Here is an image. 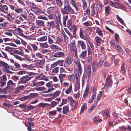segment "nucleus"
I'll list each match as a JSON object with an SVG mask.
<instances>
[{
	"instance_id": "obj_27",
	"label": "nucleus",
	"mask_w": 131,
	"mask_h": 131,
	"mask_svg": "<svg viewBox=\"0 0 131 131\" xmlns=\"http://www.w3.org/2000/svg\"><path fill=\"white\" fill-rule=\"evenodd\" d=\"M68 18V15H64L63 16V24L64 26H66V21Z\"/></svg>"
},
{
	"instance_id": "obj_37",
	"label": "nucleus",
	"mask_w": 131,
	"mask_h": 131,
	"mask_svg": "<svg viewBox=\"0 0 131 131\" xmlns=\"http://www.w3.org/2000/svg\"><path fill=\"white\" fill-rule=\"evenodd\" d=\"M87 108V104L86 103H84L82 106L81 108V109L80 112V113H83L85 110Z\"/></svg>"
},
{
	"instance_id": "obj_61",
	"label": "nucleus",
	"mask_w": 131,
	"mask_h": 131,
	"mask_svg": "<svg viewBox=\"0 0 131 131\" xmlns=\"http://www.w3.org/2000/svg\"><path fill=\"white\" fill-rule=\"evenodd\" d=\"M38 19H42L47 20L48 19L45 16H43L42 15H40L37 17Z\"/></svg>"
},
{
	"instance_id": "obj_7",
	"label": "nucleus",
	"mask_w": 131,
	"mask_h": 131,
	"mask_svg": "<svg viewBox=\"0 0 131 131\" xmlns=\"http://www.w3.org/2000/svg\"><path fill=\"white\" fill-rule=\"evenodd\" d=\"M67 27L71 31L74 28L77 27L74 25L72 23V22L70 20H68L67 21Z\"/></svg>"
},
{
	"instance_id": "obj_23",
	"label": "nucleus",
	"mask_w": 131,
	"mask_h": 131,
	"mask_svg": "<svg viewBox=\"0 0 131 131\" xmlns=\"http://www.w3.org/2000/svg\"><path fill=\"white\" fill-rule=\"evenodd\" d=\"M76 1V0H70V3L75 8L77 11H78L79 9L78 7L75 3Z\"/></svg>"
},
{
	"instance_id": "obj_44",
	"label": "nucleus",
	"mask_w": 131,
	"mask_h": 131,
	"mask_svg": "<svg viewBox=\"0 0 131 131\" xmlns=\"http://www.w3.org/2000/svg\"><path fill=\"white\" fill-rule=\"evenodd\" d=\"M59 67H58L54 68L52 71V73L54 74L57 73L59 72Z\"/></svg>"
},
{
	"instance_id": "obj_53",
	"label": "nucleus",
	"mask_w": 131,
	"mask_h": 131,
	"mask_svg": "<svg viewBox=\"0 0 131 131\" xmlns=\"http://www.w3.org/2000/svg\"><path fill=\"white\" fill-rule=\"evenodd\" d=\"M64 30L66 33H67L70 36L71 39H72L73 38V36L71 33L67 29H65Z\"/></svg>"
},
{
	"instance_id": "obj_3",
	"label": "nucleus",
	"mask_w": 131,
	"mask_h": 131,
	"mask_svg": "<svg viewBox=\"0 0 131 131\" xmlns=\"http://www.w3.org/2000/svg\"><path fill=\"white\" fill-rule=\"evenodd\" d=\"M102 6L100 4H97L96 3L93 4L91 6V8H92V16H93L94 14L96 8L99 11H100L102 9Z\"/></svg>"
},
{
	"instance_id": "obj_47",
	"label": "nucleus",
	"mask_w": 131,
	"mask_h": 131,
	"mask_svg": "<svg viewBox=\"0 0 131 131\" xmlns=\"http://www.w3.org/2000/svg\"><path fill=\"white\" fill-rule=\"evenodd\" d=\"M38 94L37 93H31L29 95V99H31L35 98L37 96Z\"/></svg>"
},
{
	"instance_id": "obj_59",
	"label": "nucleus",
	"mask_w": 131,
	"mask_h": 131,
	"mask_svg": "<svg viewBox=\"0 0 131 131\" xmlns=\"http://www.w3.org/2000/svg\"><path fill=\"white\" fill-rule=\"evenodd\" d=\"M64 41L66 43H68L69 42L70 39L69 37L67 36L64 37Z\"/></svg>"
},
{
	"instance_id": "obj_45",
	"label": "nucleus",
	"mask_w": 131,
	"mask_h": 131,
	"mask_svg": "<svg viewBox=\"0 0 131 131\" xmlns=\"http://www.w3.org/2000/svg\"><path fill=\"white\" fill-rule=\"evenodd\" d=\"M7 19L8 21L11 22L13 20V18L11 14L9 13L7 15Z\"/></svg>"
},
{
	"instance_id": "obj_26",
	"label": "nucleus",
	"mask_w": 131,
	"mask_h": 131,
	"mask_svg": "<svg viewBox=\"0 0 131 131\" xmlns=\"http://www.w3.org/2000/svg\"><path fill=\"white\" fill-rule=\"evenodd\" d=\"M7 66H8V64L7 63L3 61H0V67H3L5 69Z\"/></svg>"
},
{
	"instance_id": "obj_6",
	"label": "nucleus",
	"mask_w": 131,
	"mask_h": 131,
	"mask_svg": "<svg viewBox=\"0 0 131 131\" xmlns=\"http://www.w3.org/2000/svg\"><path fill=\"white\" fill-rule=\"evenodd\" d=\"M72 61V58L71 56L68 57L65 59L64 67H67L69 66L71 63Z\"/></svg>"
},
{
	"instance_id": "obj_19",
	"label": "nucleus",
	"mask_w": 131,
	"mask_h": 131,
	"mask_svg": "<svg viewBox=\"0 0 131 131\" xmlns=\"http://www.w3.org/2000/svg\"><path fill=\"white\" fill-rule=\"evenodd\" d=\"M8 10V7L6 5H3L2 9L1 11L5 13H7Z\"/></svg>"
},
{
	"instance_id": "obj_54",
	"label": "nucleus",
	"mask_w": 131,
	"mask_h": 131,
	"mask_svg": "<svg viewBox=\"0 0 131 131\" xmlns=\"http://www.w3.org/2000/svg\"><path fill=\"white\" fill-rule=\"evenodd\" d=\"M86 72L89 78L90 76V65H88L86 69Z\"/></svg>"
},
{
	"instance_id": "obj_32",
	"label": "nucleus",
	"mask_w": 131,
	"mask_h": 131,
	"mask_svg": "<svg viewBox=\"0 0 131 131\" xmlns=\"http://www.w3.org/2000/svg\"><path fill=\"white\" fill-rule=\"evenodd\" d=\"M64 60H59L56 61L57 65H59L60 66H64V64H63V62H64Z\"/></svg>"
},
{
	"instance_id": "obj_39",
	"label": "nucleus",
	"mask_w": 131,
	"mask_h": 131,
	"mask_svg": "<svg viewBox=\"0 0 131 131\" xmlns=\"http://www.w3.org/2000/svg\"><path fill=\"white\" fill-rule=\"evenodd\" d=\"M51 37L53 40L54 43H57L59 41V39L58 37L56 36H52Z\"/></svg>"
},
{
	"instance_id": "obj_10",
	"label": "nucleus",
	"mask_w": 131,
	"mask_h": 131,
	"mask_svg": "<svg viewBox=\"0 0 131 131\" xmlns=\"http://www.w3.org/2000/svg\"><path fill=\"white\" fill-rule=\"evenodd\" d=\"M36 24L37 26L41 27L45 25V22L42 20H37L36 21Z\"/></svg>"
},
{
	"instance_id": "obj_60",
	"label": "nucleus",
	"mask_w": 131,
	"mask_h": 131,
	"mask_svg": "<svg viewBox=\"0 0 131 131\" xmlns=\"http://www.w3.org/2000/svg\"><path fill=\"white\" fill-rule=\"evenodd\" d=\"M125 64L123 63L122 64L121 67V70L123 73H125L126 72L125 67Z\"/></svg>"
},
{
	"instance_id": "obj_21",
	"label": "nucleus",
	"mask_w": 131,
	"mask_h": 131,
	"mask_svg": "<svg viewBox=\"0 0 131 131\" xmlns=\"http://www.w3.org/2000/svg\"><path fill=\"white\" fill-rule=\"evenodd\" d=\"M114 48L116 50H118V52L122 53L123 52L122 49L121 48L120 46L119 45H116L115 46Z\"/></svg>"
},
{
	"instance_id": "obj_14",
	"label": "nucleus",
	"mask_w": 131,
	"mask_h": 131,
	"mask_svg": "<svg viewBox=\"0 0 131 131\" xmlns=\"http://www.w3.org/2000/svg\"><path fill=\"white\" fill-rule=\"evenodd\" d=\"M91 91L92 93V96H91V99L92 101L94 100V97L96 96L95 93V88L94 86H92L91 88Z\"/></svg>"
},
{
	"instance_id": "obj_25",
	"label": "nucleus",
	"mask_w": 131,
	"mask_h": 131,
	"mask_svg": "<svg viewBox=\"0 0 131 131\" xmlns=\"http://www.w3.org/2000/svg\"><path fill=\"white\" fill-rule=\"evenodd\" d=\"M61 93V91H56L53 94H52L50 95V96H52V97L53 99H54L56 96H58Z\"/></svg>"
},
{
	"instance_id": "obj_28",
	"label": "nucleus",
	"mask_w": 131,
	"mask_h": 131,
	"mask_svg": "<svg viewBox=\"0 0 131 131\" xmlns=\"http://www.w3.org/2000/svg\"><path fill=\"white\" fill-rule=\"evenodd\" d=\"M78 43L81 46L82 48L84 50L85 49V45L84 42L83 41L81 40L78 41Z\"/></svg>"
},
{
	"instance_id": "obj_58",
	"label": "nucleus",
	"mask_w": 131,
	"mask_h": 131,
	"mask_svg": "<svg viewBox=\"0 0 131 131\" xmlns=\"http://www.w3.org/2000/svg\"><path fill=\"white\" fill-rule=\"evenodd\" d=\"M13 55L16 58L19 60L20 61H23L25 60V59L23 58H22L19 56L17 55V54Z\"/></svg>"
},
{
	"instance_id": "obj_41",
	"label": "nucleus",
	"mask_w": 131,
	"mask_h": 131,
	"mask_svg": "<svg viewBox=\"0 0 131 131\" xmlns=\"http://www.w3.org/2000/svg\"><path fill=\"white\" fill-rule=\"evenodd\" d=\"M55 9V7H48L47 9V12L50 13L54 11Z\"/></svg>"
},
{
	"instance_id": "obj_29",
	"label": "nucleus",
	"mask_w": 131,
	"mask_h": 131,
	"mask_svg": "<svg viewBox=\"0 0 131 131\" xmlns=\"http://www.w3.org/2000/svg\"><path fill=\"white\" fill-rule=\"evenodd\" d=\"M86 50L82 51L79 56V58L81 59L84 58L86 56Z\"/></svg>"
},
{
	"instance_id": "obj_16",
	"label": "nucleus",
	"mask_w": 131,
	"mask_h": 131,
	"mask_svg": "<svg viewBox=\"0 0 131 131\" xmlns=\"http://www.w3.org/2000/svg\"><path fill=\"white\" fill-rule=\"evenodd\" d=\"M47 27L50 29L53 28L55 26L54 23V21H51L50 22L48 21L47 23Z\"/></svg>"
},
{
	"instance_id": "obj_42",
	"label": "nucleus",
	"mask_w": 131,
	"mask_h": 131,
	"mask_svg": "<svg viewBox=\"0 0 131 131\" xmlns=\"http://www.w3.org/2000/svg\"><path fill=\"white\" fill-rule=\"evenodd\" d=\"M95 39L97 45L98 46H100L101 43V40L100 38L99 37L97 36L95 37Z\"/></svg>"
},
{
	"instance_id": "obj_43",
	"label": "nucleus",
	"mask_w": 131,
	"mask_h": 131,
	"mask_svg": "<svg viewBox=\"0 0 131 131\" xmlns=\"http://www.w3.org/2000/svg\"><path fill=\"white\" fill-rule=\"evenodd\" d=\"M110 7L109 6L105 7V15L106 16H108L109 14V12L110 10L109 9Z\"/></svg>"
},
{
	"instance_id": "obj_30",
	"label": "nucleus",
	"mask_w": 131,
	"mask_h": 131,
	"mask_svg": "<svg viewBox=\"0 0 131 131\" xmlns=\"http://www.w3.org/2000/svg\"><path fill=\"white\" fill-rule=\"evenodd\" d=\"M47 40V37L46 36H43L37 39V40L39 41H46Z\"/></svg>"
},
{
	"instance_id": "obj_5",
	"label": "nucleus",
	"mask_w": 131,
	"mask_h": 131,
	"mask_svg": "<svg viewBox=\"0 0 131 131\" xmlns=\"http://www.w3.org/2000/svg\"><path fill=\"white\" fill-rule=\"evenodd\" d=\"M112 85L111 78L110 76H108L106 79V83L105 85L106 89L107 90L111 88Z\"/></svg>"
},
{
	"instance_id": "obj_51",
	"label": "nucleus",
	"mask_w": 131,
	"mask_h": 131,
	"mask_svg": "<svg viewBox=\"0 0 131 131\" xmlns=\"http://www.w3.org/2000/svg\"><path fill=\"white\" fill-rule=\"evenodd\" d=\"M15 84V83H14L12 80H9L7 83V86H9L10 85H13Z\"/></svg>"
},
{
	"instance_id": "obj_49",
	"label": "nucleus",
	"mask_w": 131,
	"mask_h": 131,
	"mask_svg": "<svg viewBox=\"0 0 131 131\" xmlns=\"http://www.w3.org/2000/svg\"><path fill=\"white\" fill-rule=\"evenodd\" d=\"M29 18L32 20L34 21L35 20V16L34 15L31 13H30L29 14Z\"/></svg>"
},
{
	"instance_id": "obj_13",
	"label": "nucleus",
	"mask_w": 131,
	"mask_h": 131,
	"mask_svg": "<svg viewBox=\"0 0 131 131\" xmlns=\"http://www.w3.org/2000/svg\"><path fill=\"white\" fill-rule=\"evenodd\" d=\"M67 77V75L66 74L60 73L58 75L59 78L60 80V82L61 84L63 82V79L66 78Z\"/></svg>"
},
{
	"instance_id": "obj_9",
	"label": "nucleus",
	"mask_w": 131,
	"mask_h": 131,
	"mask_svg": "<svg viewBox=\"0 0 131 131\" xmlns=\"http://www.w3.org/2000/svg\"><path fill=\"white\" fill-rule=\"evenodd\" d=\"M31 10L37 15H39L40 14H42L43 13L40 9L37 7H33L32 9Z\"/></svg>"
},
{
	"instance_id": "obj_46",
	"label": "nucleus",
	"mask_w": 131,
	"mask_h": 131,
	"mask_svg": "<svg viewBox=\"0 0 131 131\" xmlns=\"http://www.w3.org/2000/svg\"><path fill=\"white\" fill-rule=\"evenodd\" d=\"M55 21L57 24V26L59 27L60 26H62L61 19H56Z\"/></svg>"
},
{
	"instance_id": "obj_56",
	"label": "nucleus",
	"mask_w": 131,
	"mask_h": 131,
	"mask_svg": "<svg viewBox=\"0 0 131 131\" xmlns=\"http://www.w3.org/2000/svg\"><path fill=\"white\" fill-rule=\"evenodd\" d=\"M78 69L79 72L80 73L81 75L82 72V68L81 64H80L78 65Z\"/></svg>"
},
{
	"instance_id": "obj_2",
	"label": "nucleus",
	"mask_w": 131,
	"mask_h": 131,
	"mask_svg": "<svg viewBox=\"0 0 131 131\" xmlns=\"http://www.w3.org/2000/svg\"><path fill=\"white\" fill-rule=\"evenodd\" d=\"M26 52L29 53L30 51L32 52V50L35 51L38 49V46L35 43H29L27 46V49H24Z\"/></svg>"
},
{
	"instance_id": "obj_20",
	"label": "nucleus",
	"mask_w": 131,
	"mask_h": 131,
	"mask_svg": "<svg viewBox=\"0 0 131 131\" xmlns=\"http://www.w3.org/2000/svg\"><path fill=\"white\" fill-rule=\"evenodd\" d=\"M12 33H13V30L12 29L7 30L5 32V34L10 36H12Z\"/></svg>"
},
{
	"instance_id": "obj_31",
	"label": "nucleus",
	"mask_w": 131,
	"mask_h": 131,
	"mask_svg": "<svg viewBox=\"0 0 131 131\" xmlns=\"http://www.w3.org/2000/svg\"><path fill=\"white\" fill-rule=\"evenodd\" d=\"M57 111L55 110L54 111H49L47 114L49 116H55L56 114Z\"/></svg>"
},
{
	"instance_id": "obj_52",
	"label": "nucleus",
	"mask_w": 131,
	"mask_h": 131,
	"mask_svg": "<svg viewBox=\"0 0 131 131\" xmlns=\"http://www.w3.org/2000/svg\"><path fill=\"white\" fill-rule=\"evenodd\" d=\"M116 18L123 25H124L125 23H124L123 20L118 15L117 16Z\"/></svg>"
},
{
	"instance_id": "obj_33",
	"label": "nucleus",
	"mask_w": 131,
	"mask_h": 131,
	"mask_svg": "<svg viewBox=\"0 0 131 131\" xmlns=\"http://www.w3.org/2000/svg\"><path fill=\"white\" fill-rule=\"evenodd\" d=\"M72 90V85L70 84L69 88L66 90L65 92L66 94H68L70 93Z\"/></svg>"
},
{
	"instance_id": "obj_36",
	"label": "nucleus",
	"mask_w": 131,
	"mask_h": 131,
	"mask_svg": "<svg viewBox=\"0 0 131 131\" xmlns=\"http://www.w3.org/2000/svg\"><path fill=\"white\" fill-rule=\"evenodd\" d=\"M48 105L47 103L41 102L39 103L38 104V106L39 107L44 108Z\"/></svg>"
},
{
	"instance_id": "obj_18",
	"label": "nucleus",
	"mask_w": 131,
	"mask_h": 131,
	"mask_svg": "<svg viewBox=\"0 0 131 131\" xmlns=\"http://www.w3.org/2000/svg\"><path fill=\"white\" fill-rule=\"evenodd\" d=\"M92 66L93 71L94 72L98 67L97 62L96 61H93L92 63Z\"/></svg>"
},
{
	"instance_id": "obj_8",
	"label": "nucleus",
	"mask_w": 131,
	"mask_h": 131,
	"mask_svg": "<svg viewBox=\"0 0 131 131\" xmlns=\"http://www.w3.org/2000/svg\"><path fill=\"white\" fill-rule=\"evenodd\" d=\"M70 48L71 53L73 55H74L75 57H77V51L76 45H73Z\"/></svg>"
},
{
	"instance_id": "obj_62",
	"label": "nucleus",
	"mask_w": 131,
	"mask_h": 131,
	"mask_svg": "<svg viewBox=\"0 0 131 131\" xmlns=\"http://www.w3.org/2000/svg\"><path fill=\"white\" fill-rule=\"evenodd\" d=\"M45 62V59L44 58L40 60V61L38 62V64L39 65H43Z\"/></svg>"
},
{
	"instance_id": "obj_24",
	"label": "nucleus",
	"mask_w": 131,
	"mask_h": 131,
	"mask_svg": "<svg viewBox=\"0 0 131 131\" xmlns=\"http://www.w3.org/2000/svg\"><path fill=\"white\" fill-rule=\"evenodd\" d=\"M118 2H111L110 5L114 7L118 8L120 6V4L118 3Z\"/></svg>"
},
{
	"instance_id": "obj_40",
	"label": "nucleus",
	"mask_w": 131,
	"mask_h": 131,
	"mask_svg": "<svg viewBox=\"0 0 131 131\" xmlns=\"http://www.w3.org/2000/svg\"><path fill=\"white\" fill-rule=\"evenodd\" d=\"M80 36L82 38L84 39L85 38V37L84 35V31L83 29L81 28H80Z\"/></svg>"
},
{
	"instance_id": "obj_1",
	"label": "nucleus",
	"mask_w": 131,
	"mask_h": 131,
	"mask_svg": "<svg viewBox=\"0 0 131 131\" xmlns=\"http://www.w3.org/2000/svg\"><path fill=\"white\" fill-rule=\"evenodd\" d=\"M61 12L63 15L76 14V12L72 9L69 4L66 5H64V8L61 9Z\"/></svg>"
},
{
	"instance_id": "obj_34",
	"label": "nucleus",
	"mask_w": 131,
	"mask_h": 131,
	"mask_svg": "<svg viewBox=\"0 0 131 131\" xmlns=\"http://www.w3.org/2000/svg\"><path fill=\"white\" fill-rule=\"evenodd\" d=\"M50 48L51 49L56 51L57 49H59V47L56 45L52 44L50 46Z\"/></svg>"
},
{
	"instance_id": "obj_48",
	"label": "nucleus",
	"mask_w": 131,
	"mask_h": 131,
	"mask_svg": "<svg viewBox=\"0 0 131 131\" xmlns=\"http://www.w3.org/2000/svg\"><path fill=\"white\" fill-rule=\"evenodd\" d=\"M77 28H74L73 29L72 34L73 36L75 38H77L78 37L77 35L76 34V32L77 31Z\"/></svg>"
},
{
	"instance_id": "obj_64",
	"label": "nucleus",
	"mask_w": 131,
	"mask_h": 131,
	"mask_svg": "<svg viewBox=\"0 0 131 131\" xmlns=\"http://www.w3.org/2000/svg\"><path fill=\"white\" fill-rule=\"evenodd\" d=\"M74 73L75 78L80 77L79 74L77 70L75 69L74 70Z\"/></svg>"
},
{
	"instance_id": "obj_63",
	"label": "nucleus",
	"mask_w": 131,
	"mask_h": 131,
	"mask_svg": "<svg viewBox=\"0 0 131 131\" xmlns=\"http://www.w3.org/2000/svg\"><path fill=\"white\" fill-rule=\"evenodd\" d=\"M98 101H95L94 104H93L91 108V111L94 110V108H95L97 104V103Z\"/></svg>"
},
{
	"instance_id": "obj_55",
	"label": "nucleus",
	"mask_w": 131,
	"mask_h": 131,
	"mask_svg": "<svg viewBox=\"0 0 131 131\" xmlns=\"http://www.w3.org/2000/svg\"><path fill=\"white\" fill-rule=\"evenodd\" d=\"M35 90L36 91H43L45 90V89L43 87H40L38 88H36L35 89Z\"/></svg>"
},
{
	"instance_id": "obj_57",
	"label": "nucleus",
	"mask_w": 131,
	"mask_h": 131,
	"mask_svg": "<svg viewBox=\"0 0 131 131\" xmlns=\"http://www.w3.org/2000/svg\"><path fill=\"white\" fill-rule=\"evenodd\" d=\"M93 120L94 122L95 123L97 124L101 122L102 121V119H99V121H98L97 120V118L96 117H94L93 119Z\"/></svg>"
},
{
	"instance_id": "obj_50",
	"label": "nucleus",
	"mask_w": 131,
	"mask_h": 131,
	"mask_svg": "<svg viewBox=\"0 0 131 131\" xmlns=\"http://www.w3.org/2000/svg\"><path fill=\"white\" fill-rule=\"evenodd\" d=\"M69 79L70 81H74L75 79V78L73 74H72L69 75Z\"/></svg>"
},
{
	"instance_id": "obj_17",
	"label": "nucleus",
	"mask_w": 131,
	"mask_h": 131,
	"mask_svg": "<svg viewBox=\"0 0 131 131\" xmlns=\"http://www.w3.org/2000/svg\"><path fill=\"white\" fill-rule=\"evenodd\" d=\"M69 112V108L68 106H64L63 108L62 113L66 114Z\"/></svg>"
},
{
	"instance_id": "obj_11",
	"label": "nucleus",
	"mask_w": 131,
	"mask_h": 131,
	"mask_svg": "<svg viewBox=\"0 0 131 131\" xmlns=\"http://www.w3.org/2000/svg\"><path fill=\"white\" fill-rule=\"evenodd\" d=\"M64 53L63 52H58L55 53L52 55L53 57L56 58H60L64 56Z\"/></svg>"
},
{
	"instance_id": "obj_12",
	"label": "nucleus",
	"mask_w": 131,
	"mask_h": 131,
	"mask_svg": "<svg viewBox=\"0 0 131 131\" xmlns=\"http://www.w3.org/2000/svg\"><path fill=\"white\" fill-rule=\"evenodd\" d=\"M89 85L87 84L86 87L84 91V93L83 95V98L84 99H85L88 97L89 93Z\"/></svg>"
},
{
	"instance_id": "obj_15",
	"label": "nucleus",
	"mask_w": 131,
	"mask_h": 131,
	"mask_svg": "<svg viewBox=\"0 0 131 131\" xmlns=\"http://www.w3.org/2000/svg\"><path fill=\"white\" fill-rule=\"evenodd\" d=\"M21 21H23V19L20 16H18L16 17L15 20V23L18 24H19L21 23Z\"/></svg>"
},
{
	"instance_id": "obj_22",
	"label": "nucleus",
	"mask_w": 131,
	"mask_h": 131,
	"mask_svg": "<svg viewBox=\"0 0 131 131\" xmlns=\"http://www.w3.org/2000/svg\"><path fill=\"white\" fill-rule=\"evenodd\" d=\"M54 15L56 19H61V14L58 10L56 11Z\"/></svg>"
},
{
	"instance_id": "obj_35",
	"label": "nucleus",
	"mask_w": 131,
	"mask_h": 131,
	"mask_svg": "<svg viewBox=\"0 0 131 131\" xmlns=\"http://www.w3.org/2000/svg\"><path fill=\"white\" fill-rule=\"evenodd\" d=\"M39 44L40 46L42 48H47L48 47V45L47 44V42L45 43H40Z\"/></svg>"
},
{
	"instance_id": "obj_4",
	"label": "nucleus",
	"mask_w": 131,
	"mask_h": 131,
	"mask_svg": "<svg viewBox=\"0 0 131 131\" xmlns=\"http://www.w3.org/2000/svg\"><path fill=\"white\" fill-rule=\"evenodd\" d=\"M31 78V77H29L27 75L22 76L20 78L19 83H25L30 80Z\"/></svg>"
},
{
	"instance_id": "obj_38",
	"label": "nucleus",
	"mask_w": 131,
	"mask_h": 131,
	"mask_svg": "<svg viewBox=\"0 0 131 131\" xmlns=\"http://www.w3.org/2000/svg\"><path fill=\"white\" fill-rule=\"evenodd\" d=\"M56 2L59 7H62L63 4L61 0H56Z\"/></svg>"
}]
</instances>
